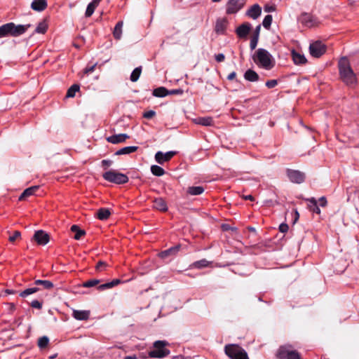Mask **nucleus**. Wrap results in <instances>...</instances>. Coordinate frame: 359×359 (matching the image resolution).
<instances>
[{"instance_id":"1","label":"nucleus","mask_w":359,"mask_h":359,"mask_svg":"<svg viewBox=\"0 0 359 359\" xmlns=\"http://www.w3.org/2000/svg\"><path fill=\"white\" fill-rule=\"evenodd\" d=\"M254 62L258 67L265 70L272 69L276 65L273 55L264 48H258L252 56Z\"/></svg>"},{"instance_id":"51","label":"nucleus","mask_w":359,"mask_h":359,"mask_svg":"<svg viewBox=\"0 0 359 359\" xmlns=\"http://www.w3.org/2000/svg\"><path fill=\"white\" fill-rule=\"evenodd\" d=\"M107 263L102 261H100L97 262L95 269L97 271H102L103 268L107 266Z\"/></svg>"},{"instance_id":"54","label":"nucleus","mask_w":359,"mask_h":359,"mask_svg":"<svg viewBox=\"0 0 359 359\" xmlns=\"http://www.w3.org/2000/svg\"><path fill=\"white\" fill-rule=\"evenodd\" d=\"M225 59V56L223 53H219L217 55H215V60L218 62H223Z\"/></svg>"},{"instance_id":"36","label":"nucleus","mask_w":359,"mask_h":359,"mask_svg":"<svg viewBox=\"0 0 359 359\" xmlns=\"http://www.w3.org/2000/svg\"><path fill=\"white\" fill-rule=\"evenodd\" d=\"M47 29L48 25L45 20H43L37 25L34 32L37 34H45Z\"/></svg>"},{"instance_id":"61","label":"nucleus","mask_w":359,"mask_h":359,"mask_svg":"<svg viewBox=\"0 0 359 359\" xmlns=\"http://www.w3.org/2000/svg\"><path fill=\"white\" fill-rule=\"evenodd\" d=\"M5 293L8 294H13L15 293V291L13 290H9V289H7L5 290Z\"/></svg>"},{"instance_id":"49","label":"nucleus","mask_w":359,"mask_h":359,"mask_svg":"<svg viewBox=\"0 0 359 359\" xmlns=\"http://www.w3.org/2000/svg\"><path fill=\"white\" fill-rule=\"evenodd\" d=\"M101 163L104 169H107L109 167H110L112 165L113 161L109 159H104L102 161Z\"/></svg>"},{"instance_id":"27","label":"nucleus","mask_w":359,"mask_h":359,"mask_svg":"<svg viewBox=\"0 0 359 359\" xmlns=\"http://www.w3.org/2000/svg\"><path fill=\"white\" fill-rule=\"evenodd\" d=\"M152 95L157 97H164L169 95V90L164 87H158L153 90Z\"/></svg>"},{"instance_id":"14","label":"nucleus","mask_w":359,"mask_h":359,"mask_svg":"<svg viewBox=\"0 0 359 359\" xmlns=\"http://www.w3.org/2000/svg\"><path fill=\"white\" fill-rule=\"evenodd\" d=\"M129 138V136L125 133H121L117 135H113L107 137V141L111 144H116L126 142L127 139Z\"/></svg>"},{"instance_id":"43","label":"nucleus","mask_w":359,"mask_h":359,"mask_svg":"<svg viewBox=\"0 0 359 359\" xmlns=\"http://www.w3.org/2000/svg\"><path fill=\"white\" fill-rule=\"evenodd\" d=\"M272 16L271 15H267L263 20L262 25L264 28L269 29L272 22Z\"/></svg>"},{"instance_id":"59","label":"nucleus","mask_w":359,"mask_h":359,"mask_svg":"<svg viewBox=\"0 0 359 359\" xmlns=\"http://www.w3.org/2000/svg\"><path fill=\"white\" fill-rule=\"evenodd\" d=\"M264 10L266 12H271V11H273L275 9H274V8L273 6H270V7L269 6H266L264 8Z\"/></svg>"},{"instance_id":"19","label":"nucleus","mask_w":359,"mask_h":359,"mask_svg":"<svg viewBox=\"0 0 359 359\" xmlns=\"http://www.w3.org/2000/svg\"><path fill=\"white\" fill-rule=\"evenodd\" d=\"M72 316L78 320H86L89 318V311L74 310Z\"/></svg>"},{"instance_id":"32","label":"nucleus","mask_w":359,"mask_h":359,"mask_svg":"<svg viewBox=\"0 0 359 359\" xmlns=\"http://www.w3.org/2000/svg\"><path fill=\"white\" fill-rule=\"evenodd\" d=\"M120 283H121V280L119 279H114L111 282L99 285L97 289L101 291L107 289L111 288V287L118 285Z\"/></svg>"},{"instance_id":"7","label":"nucleus","mask_w":359,"mask_h":359,"mask_svg":"<svg viewBox=\"0 0 359 359\" xmlns=\"http://www.w3.org/2000/svg\"><path fill=\"white\" fill-rule=\"evenodd\" d=\"M278 359H300L299 353L294 350L291 345H284L280 346L277 352Z\"/></svg>"},{"instance_id":"20","label":"nucleus","mask_w":359,"mask_h":359,"mask_svg":"<svg viewBox=\"0 0 359 359\" xmlns=\"http://www.w3.org/2000/svg\"><path fill=\"white\" fill-rule=\"evenodd\" d=\"M154 208L160 211L165 212L168 210V205L165 201L162 198H157L154 200Z\"/></svg>"},{"instance_id":"62","label":"nucleus","mask_w":359,"mask_h":359,"mask_svg":"<svg viewBox=\"0 0 359 359\" xmlns=\"http://www.w3.org/2000/svg\"><path fill=\"white\" fill-rule=\"evenodd\" d=\"M123 359H137V358L136 355H133L126 356Z\"/></svg>"},{"instance_id":"56","label":"nucleus","mask_w":359,"mask_h":359,"mask_svg":"<svg viewBox=\"0 0 359 359\" xmlns=\"http://www.w3.org/2000/svg\"><path fill=\"white\" fill-rule=\"evenodd\" d=\"M260 29H261V25H259L256 27L255 29V32H254V34L252 36H257V38H259V32H260Z\"/></svg>"},{"instance_id":"44","label":"nucleus","mask_w":359,"mask_h":359,"mask_svg":"<svg viewBox=\"0 0 359 359\" xmlns=\"http://www.w3.org/2000/svg\"><path fill=\"white\" fill-rule=\"evenodd\" d=\"M100 283V280L97 279H91L87 280L83 283V287H91L97 285Z\"/></svg>"},{"instance_id":"9","label":"nucleus","mask_w":359,"mask_h":359,"mask_svg":"<svg viewBox=\"0 0 359 359\" xmlns=\"http://www.w3.org/2000/svg\"><path fill=\"white\" fill-rule=\"evenodd\" d=\"M246 0H229L226 5L227 14H235L245 4Z\"/></svg>"},{"instance_id":"8","label":"nucleus","mask_w":359,"mask_h":359,"mask_svg":"<svg viewBox=\"0 0 359 359\" xmlns=\"http://www.w3.org/2000/svg\"><path fill=\"white\" fill-rule=\"evenodd\" d=\"M326 51V46L320 41L311 43L309 46L310 54L314 57H320Z\"/></svg>"},{"instance_id":"29","label":"nucleus","mask_w":359,"mask_h":359,"mask_svg":"<svg viewBox=\"0 0 359 359\" xmlns=\"http://www.w3.org/2000/svg\"><path fill=\"white\" fill-rule=\"evenodd\" d=\"M110 215V210L107 208H100L97 212V217L100 220L107 219Z\"/></svg>"},{"instance_id":"12","label":"nucleus","mask_w":359,"mask_h":359,"mask_svg":"<svg viewBox=\"0 0 359 359\" xmlns=\"http://www.w3.org/2000/svg\"><path fill=\"white\" fill-rule=\"evenodd\" d=\"M34 239L39 245H44L49 241V235L42 230H39L35 232Z\"/></svg>"},{"instance_id":"17","label":"nucleus","mask_w":359,"mask_h":359,"mask_svg":"<svg viewBox=\"0 0 359 359\" xmlns=\"http://www.w3.org/2000/svg\"><path fill=\"white\" fill-rule=\"evenodd\" d=\"M46 0H33L31 4V8L36 11H43L47 8Z\"/></svg>"},{"instance_id":"38","label":"nucleus","mask_w":359,"mask_h":359,"mask_svg":"<svg viewBox=\"0 0 359 359\" xmlns=\"http://www.w3.org/2000/svg\"><path fill=\"white\" fill-rule=\"evenodd\" d=\"M151 172L155 176H162L165 174V170L159 165H154L151 167Z\"/></svg>"},{"instance_id":"50","label":"nucleus","mask_w":359,"mask_h":359,"mask_svg":"<svg viewBox=\"0 0 359 359\" xmlns=\"http://www.w3.org/2000/svg\"><path fill=\"white\" fill-rule=\"evenodd\" d=\"M21 233L18 231H14L13 234L9 237V241L14 242L17 238H20Z\"/></svg>"},{"instance_id":"3","label":"nucleus","mask_w":359,"mask_h":359,"mask_svg":"<svg viewBox=\"0 0 359 359\" xmlns=\"http://www.w3.org/2000/svg\"><path fill=\"white\" fill-rule=\"evenodd\" d=\"M339 72L341 79L347 85H351L356 82V76L351 67L347 57H341L338 63Z\"/></svg>"},{"instance_id":"2","label":"nucleus","mask_w":359,"mask_h":359,"mask_svg":"<svg viewBox=\"0 0 359 359\" xmlns=\"http://www.w3.org/2000/svg\"><path fill=\"white\" fill-rule=\"evenodd\" d=\"M31 27L30 24L18 25L8 22L0 26V39L8 36L17 37L25 34Z\"/></svg>"},{"instance_id":"10","label":"nucleus","mask_w":359,"mask_h":359,"mask_svg":"<svg viewBox=\"0 0 359 359\" xmlns=\"http://www.w3.org/2000/svg\"><path fill=\"white\" fill-rule=\"evenodd\" d=\"M287 175L293 183L301 184L305 180V174L299 170L288 169L287 170Z\"/></svg>"},{"instance_id":"5","label":"nucleus","mask_w":359,"mask_h":359,"mask_svg":"<svg viewBox=\"0 0 359 359\" xmlns=\"http://www.w3.org/2000/svg\"><path fill=\"white\" fill-rule=\"evenodd\" d=\"M224 352L231 359H249L247 352L237 344H231L226 345Z\"/></svg>"},{"instance_id":"60","label":"nucleus","mask_w":359,"mask_h":359,"mask_svg":"<svg viewBox=\"0 0 359 359\" xmlns=\"http://www.w3.org/2000/svg\"><path fill=\"white\" fill-rule=\"evenodd\" d=\"M244 199L254 201V197L252 195H247L243 196Z\"/></svg>"},{"instance_id":"35","label":"nucleus","mask_w":359,"mask_h":359,"mask_svg":"<svg viewBox=\"0 0 359 359\" xmlns=\"http://www.w3.org/2000/svg\"><path fill=\"white\" fill-rule=\"evenodd\" d=\"M39 287H29V288H27L23 291H22L19 295L20 297H22V298H25L27 297V296L30 295V294H32L35 292H37L38 291H39Z\"/></svg>"},{"instance_id":"24","label":"nucleus","mask_w":359,"mask_h":359,"mask_svg":"<svg viewBox=\"0 0 359 359\" xmlns=\"http://www.w3.org/2000/svg\"><path fill=\"white\" fill-rule=\"evenodd\" d=\"M101 0H93L87 6L85 15L88 18L90 17L95 11V9L99 5Z\"/></svg>"},{"instance_id":"37","label":"nucleus","mask_w":359,"mask_h":359,"mask_svg":"<svg viewBox=\"0 0 359 359\" xmlns=\"http://www.w3.org/2000/svg\"><path fill=\"white\" fill-rule=\"evenodd\" d=\"M210 264V262H208L205 259H203L194 262L191 264V266L195 269H202V268L208 266Z\"/></svg>"},{"instance_id":"52","label":"nucleus","mask_w":359,"mask_h":359,"mask_svg":"<svg viewBox=\"0 0 359 359\" xmlns=\"http://www.w3.org/2000/svg\"><path fill=\"white\" fill-rule=\"evenodd\" d=\"M288 225L285 223H283L279 226V231L282 233H286L288 231Z\"/></svg>"},{"instance_id":"48","label":"nucleus","mask_w":359,"mask_h":359,"mask_svg":"<svg viewBox=\"0 0 359 359\" xmlns=\"http://www.w3.org/2000/svg\"><path fill=\"white\" fill-rule=\"evenodd\" d=\"M156 115V112L153 110H149L147 111H145L143 114V117L147 119H150L153 118Z\"/></svg>"},{"instance_id":"58","label":"nucleus","mask_w":359,"mask_h":359,"mask_svg":"<svg viewBox=\"0 0 359 359\" xmlns=\"http://www.w3.org/2000/svg\"><path fill=\"white\" fill-rule=\"evenodd\" d=\"M236 76V73L235 72H232L231 73H230L228 76H227V79L229 81H231V80H233Z\"/></svg>"},{"instance_id":"6","label":"nucleus","mask_w":359,"mask_h":359,"mask_svg":"<svg viewBox=\"0 0 359 359\" xmlns=\"http://www.w3.org/2000/svg\"><path fill=\"white\" fill-rule=\"evenodd\" d=\"M104 180L109 182L114 183L116 184H123L128 182V177L123 173H121L115 170H108L102 174Z\"/></svg>"},{"instance_id":"22","label":"nucleus","mask_w":359,"mask_h":359,"mask_svg":"<svg viewBox=\"0 0 359 359\" xmlns=\"http://www.w3.org/2000/svg\"><path fill=\"white\" fill-rule=\"evenodd\" d=\"M39 186H33L26 189L20 196L19 201L25 200L26 198L34 194L35 191L39 189Z\"/></svg>"},{"instance_id":"57","label":"nucleus","mask_w":359,"mask_h":359,"mask_svg":"<svg viewBox=\"0 0 359 359\" xmlns=\"http://www.w3.org/2000/svg\"><path fill=\"white\" fill-rule=\"evenodd\" d=\"M182 90L180 89L169 90V95L181 94Z\"/></svg>"},{"instance_id":"47","label":"nucleus","mask_w":359,"mask_h":359,"mask_svg":"<svg viewBox=\"0 0 359 359\" xmlns=\"http://www.w3.org/2000/svg\"><path fill=\"white\" fill-rule=\"evenodd\" d=\"M31 306L34 309H41L42 308V302L39 300H33L31 304Z\"/></svg>"},{"instance_id":"64","label":"nucleus","mask_w":359,"mask_h":359,"mask_svg":"<svg viewBox=\"0 0 359 359\" xmlns=\"http://www.w3.org/2000/svg\"><path fill=\"white\" fill-rule=\"evenodd\" d=\"M213 2H219L221 0H212Z\"/></svg>"},{"instance_id":"33","label":"nucleus","mask_w":359,"mask_h":359,"mask_svg":"<svg viewBox=\"0 0 359 359\" xmlns=\"http://www.w3.org/2000/svg\"><path fill=\"white\" fill-rule=\"evenodd\" d=\"M34 284L36 285H41L43 287V288L47 290H50L53 287V283L51 281L47 280H36L34 281Z\"/></svg>"},{"instance_id":"15","label":"nucleus","mask_w":359,"mask_h":359,"mask_svg":"<svg viewBox=\"0 0 359 359\" xmlns=\"http://www.w3.org/2000/svg\"><path fill=\"white\" fill-rule=\"evenodd\" d=\"M251 27H252V26L250 23H248V22L243 23L241 25H240L238 27H237L236 31V34L240 38H244L248 36V34H249V32L251 29Z\"/></svg>"},{"instance_id":"11","label":"nucleus","mask_w":359,"mask_h":359,"mask_svg":"<svg viewBox=\"0 0 359 359\" xmlns=\"http://www.w3.org/2000/svg\"><path fill=\"white\" fill-rule=\"evenodd\" d=\"M177 151H170L166 153L162 151H158L155 154V160L159 164H163L164 163L170 161L175 154Z\"/></svg>"},{"instance_id":"16","label":"nucleus","mask_w":359,"mask_h":359,"mask_svg":"<svg viewBox=\"0 0 359 359\" xmlns=\"http://www.w3.org/2000/svg\"><path fill=\"white\" fill-rule=\"evenodd\" d=\"M180 245H177L173 247L170 248L165 250L161 252L158 254L159 257L161 259H166L170 256H175L180 250Z\"/></svg>"},{"instance_id":"46","label":"nucleus","mask_w":359,"mask_h":359,"mask_svg":"<svg viewBox=\"0 0 359 359\" xmlns=\"http://www.w3.org/2000/svg\"><path fill=\"white\" fill-rule=\"evenodd\" d=\"M278 84V81L276 79L269 80L266 82V86L269 88H273Z\"/></svg>"},{"instance_id":"39","label":"nucleus","mask_w":359,"mask_h":359,"mask_svg":"<svg viewBox=\"0 0 359 359\" xmlns=\"http://www.w3.org/2000/svg\"><path fill=\"white\" fill-rule=\"evenodd\" d=\"M141 72H142V67H136L132 72V73L130 74V81L133 82L137 81L140 76Z\"/></svg>"},{"instance_id":"30","label":"nucleus","mask_w":359,"mask_h":359,"mask_svg":"<svg viewBox=\"0 0 359 359\" xmlns=\"http://www.w3.org/2000/svg\"><path fill=\"white\" fill-rule=\"evenodd\" d=\"M123 25V21H119L116 23L113 32V35L116 39H120L121 38Z\"/></svg>"},{"instance_id":"63","label":"nucleus","mask_w":359,"mask_h":359,"mask_svg":"<svg viewBox=\"0 0 359 359\" xmlns=\"http://www.w3.org/2000/svg\"><path fill=\"white\" fill-rule=\"evenodd\" d=\"M172 359H188V358L184 357L183 355H177V356L173 357Z\"/></svg>"},{"instance_id":"40","label":"nucleus","mask_w":359,"mask_h":359,"mask_svg":"<svg viewBox=\"0 0 359 359\" xmlns=\"http://www.w3.org/2000/svg\"><path fill=\"white\" fill-rule=\"evenodd\" d=\"M79 86L77 84L72 85L67 90L66 97H74L76 92L79 90Z\"/></svg>"},{"instance_id":"23","label":"nucleus","mask_w":359,"mask_h":359,"mask_svg":"<svg viewBox=\"0 0 359 359\" xmlns=\"http://www.w3.org/2000/svg\"><path fill=\"white\" fill-rule=\"evenodd\" d=\"M244 78L248 81L255 82L259 80V76L255 71L248 69L244 74Z\"/></svg>"},{"instance_id":"42","label":"nucleus","mask_w":359,"mask_h":359,"mask_svg":"<svg viewBox=\"0 0 359 359\" xmlns=\"http://www.w3.org/2000/svg\"><path fill=\"white\" fill-rule=\"evenodd\" d=\"M49 343V339L46 336L41 337L38 340V346L40 348H46Z\"/></svg>"},{"instance_id":"45","label":"nucleus","mask_w":359,"mask_h":359,"mask_svg":"<svg viewBox=\"0 0 359 359\" xmlns=\"http://www.w3.org/2000/svg\"><path fill=\"white\" fill-rule=\"evenodd\" d=\"M258 40H259V38H257V36H252L251 37L250 43V47L251 50H254L257 47Z\"/></svg>"},{"instance_id":"25","label":"nucleus","mask_w":359,"mask_h":359,"mask_svg":"<svg viewBox=\"0 0 359 359\" xmlns=\"http://www.w3.org/2000/svg\"><path fill=\"white\" fill-rule=\"evenodd\" d=\"M196 123L205 126H210L214 124L213 118L210 116L198 117L195 120Z\"/></svg>"},{"instance_id":"28","label":"nucleus","mask_w":359,"mask_h":359,"mask_svg":"<svg viewBox=\"0 0 359 359\" xmlns=\"http://www.w3.org/2000/svg\"><path fill=\"white\" fill-rule=\"evenodd\" d=\"M292 60L296 65H303L306 62V59L304 55H301L297 52H292Z\"/></svg>"},{"instance_id":"31","label":"nucleus","mask_w":359,"mask_h":359,"mask_svg":"<svg viewBox=\"0 0 359 359\" xmlns=\"http://www.w3.org/2000/svg\"><path fill=\"white\" fill-rule=\"evenodd\" d=\"M71 231L75 233L74 238L75 240H79L81 238L86 234L84 230L81 229L77 225H72L71 226Z\"/></svg>"},{"instance_id":"41","label":"nucleus","mask_w":359,"mask_h":359,"mask_svg":"<svg viewBox=\"0 0 359 359\" xmlns=\"http://www.w3.org/2000/svg\"><path fill=\"white\" fill-rule=\"evenodd\" d=\"M226 21L224 20H217L215 26V31L217 33H222L226 28Z\"/></svg>"},{"instance_id":"13","label":"nucleus","mask_w":359,"mask_h":359,"mask_svg":"<svg viewBox=\"0 0 359 359\" xmlns=\"http://www.w3.org/2000/svg\"><path fill=\"white\" fill-rule=\"evenodd\" d=\"M299 20L302 25L308 27H313L316 25V19L309 13H302Z\"/></svg>"},{"instance_id":"55","label":"nucleus","mask_w":359,"mask_h":359,"mask_svg":"<svg viewBox=\"0 0 359 359\" xmlns=\"http://www.w3.org/2000/svg\"><path fill=\"white\" fill-rule=\"evenodd\" d=\"M327 199L325 196H322L319 198V205L321 207H325L327 205Z\"/></svg>"},{"instance_id":"18","label":"nucleus","mask_w":359,"mask_h":359,"mask_svg":"<svg viewBox=\"0 0 359 359\" xmlns=\"http://www.w3.org/2000/svg\"><path fill=\"white\" fill-rule=\"evenodd\" d=\"M262 13V8L258 4H254L247 11V15L250 18L255 20L257 19Z\"/></svg>"},{"instance_id":"53","label":"nucleus","mask_w":359,"mask_h":359,"mask_svg":"<svg viewBox=\"0 0 359 359\" xmlns=\"http://www.w3.org/2000/svg\"><path fill=\"white\" fill-rule=\"evenodd\" d=\"M96 65H97V64H94V65H92V66L87 67L85 69V70H84V73H85V74H90V73H92L93 72H94L95 68V67H96Z\"/></svg>"},{"instance_id":"34","label":"nucleus","mask_w":359,"mask_h":359,"mask_svg":"<svg viewBox=\"0 0 359 359\" xmlns=\"http://www.w3.org/2000/svg\"><path fill=\"white\" fill-rule=\"evenodd\" d=\"M204 191V188L201 186L198 187H190L188 189L187 193L192 196H198L203 194Z\"/></svg>"},{"instance_id":"21","label":"nucleus","mask_w":359,"mask_h":359,"mask_svg":"<svg viewBox=\"0 0 359 359\" xmlns=\"http://www.w3.org/2000/svg\"><path fill=\"white\" fill-rule=\"evenodd\" d=\"M306 201L309 202L308 208L310 211L318 215L320 214V209L318 205V201L315 198L312 197L311 198L306 199Z\"/></svg>"},{"instance_id":"4","label":"nucleus","mask_w":359,"mask_h":359,"mask_svg":"<svg viewBox=\"0 0 359 359\" xmlns=\"http://www.w3.org/2000/svg\"><path fill=\"white\" fill-rule=\"evenodd\" d=\"M168 342L165 341H156L153 344V350L149 351L148 355L150 358H163L170 353V350L165 348Z\"/></svg>"},{"instance_id":"26","label":"nucleus","mask_w":359,"mask_h":359,"mask_svg":"<svg viewBox=\"0 0 359 359\" xmlns=\"http://www.w3.org/2000/svg\"><path fill=\"white\" fill-rule=\"evenodd\" d=\"M138 147L136 146H128L117 150L115 153L116 155H125L133 153L137 150Z\"/></svg>"}]
</instances>
